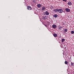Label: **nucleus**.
Here are the masks:
<instances>
[{
    "mask_svg": "<svg viewBox=\"0 0 74 74\" xmlns=\"http://www.w3.org/2000/svg\"><path fill=\"white\" fill-rule=\"evenodd\" d=\"M64 41H65V39H62V42H64Z\"/></svg>",
    "mask_w": 74,
    "mask_h": 74,
    "instance_id": "nucleus-14",
    "label": "nucleus"
},
{
    "mask_svg": "<svg viewBox=\"0 0 74 74\" xmlns=\"http://www.w3.org/2000/svg\"><path fill=\"white\" fill-rule=\"evenodd\" d=\"M62 25H63L62 26H64V25H64V23H63L62 24Z\"/></svg>",
    "mask_w": 74,
    "mask_h": 74,
    "instance_id": "nucleus-21",
    "label": "nucleus"
},
{
    "mask_svg": "<svg viewBox=\"0 0 74 74\" xmlns=\"http://www.w3.org/2000/svg\"><path fill=\"white\" fill-rule=\"evenodd\" d=\"M64 63H65V62H64Z\"/></svg>",
    "mask_w": 74,
    "mask_h": 74,
    "instance_id": "nucleus-31",
    "label": "nucleus"
},
{
    "mask_svg": "<svg viewBox=\"0 0 74 74\" xmlns=\"http://www.w3.org/2000/svg\"><path fill=\"white\" fill-rule=\"evenodd\" d=\"M62 27L60 26H59L58 27V29H59V30H61V29H62Z\"/></svg>",
    "mask_w": 74,
    "mask_h": 74,
    "instance_id": "nucleus-10",
    "label": "nucleus"
},
{
    "mask_svg": "<svg viewBox=\"0 0 74 74\" xmlns=\"http://www.w3.org/2000/svg\"><path fill=\"white\" fill-rule=\"evenodd\" d=\"M37 7H38V8H40L41 7V5L40 4H38L37 5Z\"/></svg>",
    "mask_w": 74,
    "mask_h": 74,
    "instance_id": "nucleus-4",
    "label": "nucleus"
},
{
    "mask_svg": "<svg viewBox=\"0 0 74 74\" xmlns=\"http://www.w3.org/2000/svg\"><path fill=\"white\" fill-rule=\"evenodd\" d=\"M57 16H58V14H55L53 15V17H54V18H56Z\"/></svg>",
    "mask_w": 74,
    "mask_h": 74,
    "instance_id": "nucleus-9",
    "label": "nucleus"
},
{
    "mask_svg": "<svg viewBox=\"0 0 74 74\" xmlns=\"http://www.w3.org/2000/svg\"><path fill=\"white\" fill-rule=\"evenodd\" d=\"M64 31H65V29H64Z\"/></svg>",
    "mask_w": 74,
    "mask_h": 74,
    "instance_id": "nucleus-27",
    "label": "nucleus"
},
{
    "mask_svg": "<svg viewBox=\"0 0 74 74\" xmlns=\"http://www.w3.org/2000/svg\"><path fill=\"white\" fill-rule=\"evenodd\" d=\"M71 66H74V63L71 61Z\"/></svg>",
    "mask_w": 74,
    "mask_h": 74,
    "instance_id": "nucleus-12",
    "label": "nucleus"
},
{
    "mask_svg": "<svg viewBox=\"0 0 74 74\" xmlns=\"http://www.w3.org/2000/svg\"><path fill=\"white\" fill-rule=\"evenodd\" d=\"M65 10L66 11V12H69L70 11V10L69 9V8L66 9Z\"/></svg>",
    "mask_w": 74,
    "mask_h": 74,
    "instance_id": "nucleus-3",
    "label": "nucleus"
},
{
    "mask_svg": "<svg viewBox=\"0 0 74 74\" xmlns=\"http://www.w3.org/2000/svg\"><path fill=\"white\" fill-rule=\"evenodd\" d=\"M45 14L46 15H49V12L47 11L45 12Z\"/></svg>",
    "mask_w": 74,
    "mask_h": 74,
    "instance_id": "nucleus-6",
    "label": "nucleus"
},
{
    "mask_svg": "<svg viewBox=\"0 0 74 74\" xmlns=\"http://www.w3.org/2000/svg\"><path fill=\"white\" fill-rule=\"evenodd\" d=\"M58 12L59 13L61 14L63 12V10L62 9H58Z\"/></svg>",
    "mask_w": 74,
    "mask_h": 74,
    "instance_id": "nucleus-1",
    "label": "nucleus"
},
{
    "mask_svg": "<svg viewBox=\"0 0 74 74\" xmlns=\"http://www.w3.org/2000/svg\"><path fill=\"white\" fill-rule=\"evenodd\" d=\"M27 9L28 10H30L32 9V8L30 6H27Z\"/></svg>",
    "mask_w": 74,
    "mask_h": 74,
    "instance_id": "nucleus-7",
    "label": "nucleus"
},
{
    "mask_svg": "<svg viewBox=\"0 0 74 74\" xmlns=\"http://www.w3.org/2000/svg\"><path fill=\"white\" fill-rule=\"evenodd\" d=\"M67 0H65V2H66L67 1Z\"/></svg>",
    "mask_w": 74,
    "mask_h": 74,
    "instance_id": "nucleus-22",
    "label": "nucleus"
},
{
    "mask_svg": "<svg viewBox=\"0 0 74 74\" xmlns=\"http://www.w3.org/2000/svg\"><path fill=\"white\" fill-rule=\"evenodd\" d=\"M52 27L53 28H56V25L55 24H54L52 26Z\"/></svg>",
    "mask_w": 74,
    "mask_h": 74,
    "instance_id": "nucleus-11",
    "label": "nucleus"
},
{
    "mask_svg": "<svg viewBox=\"0 0 74 74\" xmlns=\"http://www.w3.org/2000/svg\"><path fill=\"white\" fill-rule=\"evenodd\" d=\"M65 64H68V62H67V61H65Z\"/></svg>",
    "mask_w": 74,
    "mask_h": 74,
    "instance_id": "nucleus-17",
    "label": "nucleus"
},
{
    "mask_svg": "<svg viewBox=\"0 0 74 74\" xmlns=\"http://www.w3.org/2000/svg\"><path fill=\"white\" fill-rule=\"evenodd\" d=\"M42 11H45L46 10V8L45 6H43L42 8Z\"/></svg>",
    "mask_w": 74,
    "mask_h": 74,
    "instance_id": "nucleus-2",
    "label": "nucleus"
},
{
    "mask_svg": "<svg viewBox=\"0 0 74 74\" xmlns=\"http://www.w3.org/2000/svg\"><path fill=\"white\" fill-rule=\"evenodd\" d=\"M53 36H54L55 37H57V36H58V35H57V34H53Z\"/></svg>",
    "mask_w": 74,
    "mask_h": 74,
    "instance_id": "nucleus-13",
    "label": "nucleus"
},
{
    "mask_svg": "<svg viewBox=\"0 0 74 74\" xmlns=\"http://www.w3.org/2000/svg\"><path fill=\"white\" fill-rule=\"evenodd\" d=\"M63 54L64 55V52H63Z\"/></svg>",
    "mask_w": 74,
    "mask_h": 74,
    "instance_id": "nucleus-24",
    "label": "nucleus"
},
{
    "mask_svg": "<svg viewBox=\"0 0 74 74\" xmlns=\"http://www.w3.org/2000/svg\"><path fill=\"white\" fill-rule=\"evenodd\" d=\"M68 5H72V3L71 2H69L68 3Z\"/></svg>",
    "mask_w": 74,
    "mask_h": 74,
    "instance_id": "nucleus-8",
    "label": "nucleus"
},
{
    "mask_svg": "<svg viewBox=\"0 0 74 74\" xmlns=\"http://www.w3.org/2000/svg\"><path fill=\"white\" fill-rule=\"evenodd\" d=\"M66 56H65V57H66Z\"/></svg>",
    "mask_w": 74,
    "mask_h": 74,
    "instance_id": "nucleus-30",
    "label": "nucleus"
},
{
    "mask_svg": "<svg viewBox=\"0 0 74 74\" xmlns=\"http://www.w3.org/2000/svg\"><path fill=\"white\" fill-rule=\"evenodd\" d=\"M67 30L68 29H65V32H67Z\"/></svg>",
    "mask_w": 74,
    "mask_h": 74,
    "instance_id": "nucleus-20",
    "label": "nucleus"
},
{
    "mask_svg": "<svg viewBox=\"0 0 74 74\" xmlns=\"http://www.w3.org/2000/svg\"><path fill=\"white\" fill-rule=\"evenodd\" d=\"M58 9H56L53 10V11H54L55 12H58Z\"/></svg>",
    "mask_w": 74,
    "mask_h": 74,
    "instance_id": "nucleus-5",
    "label": "nucleus"
},
{
    "mask_svg": "<svg viewBox=\"0 0 74 74\" xmlns=\"http://www.w3.org/2000/svg\"><path fill=\"white\" fill-rule=\"evenodd\" d=\"M74 32L73 31H71V34H74Z\"/></svg>",
    "mask_w": 74,
    "mask_h": 74,
    "instance_id": "nucleus-18",
    "label": "nucleus"
},
{
    "mask_svg": "<svg viewBox=\"0 0 74 74\" xmlns=\"http://www.w3.org/2000/svg\"><path fill=\"white\" fill-rule=\"evenodd\" d=\"M42 19H43L46 20V19H47V18L45 17H43L42 18Z\"/></svg>",
    "mask_w": 74,
    "mask_h": 74,
    "instance_id": "nucleus-16",
    "label": "nucleus"
},
{
    "mask_svg": "<svg viewBox=\"0 0 74 74\" xmlns=\"http://www.w3.org/2000/svg\"><path fill=\"white\" fill-rule=\"evenodd\" d=\"M64 45V47L65 46V45Z\"/></svg>",
    "mask_w": 74,
    "mask_h": 74,
    "instance_id": "nucleus-26",
    "label": "nucleus"
},
{
    "mask_svg": "<svg viewBox=\"0 0 74 74\" xmlns=\"http://www.w3.org/2000/svg\"><path fill=\"white\" fill-rule=\"evenodd\" d=\"M32 2H33L34 3V4H36V1L35 0H33Z\"/></svg>",
    "mask_w": 74,
    "mask_h": 74,
    "instance_id": "nucleus-15",
    "label": "nucleus"
},
{
    "mask_svg": "<svg viewBox=\"0 0 74 74\" xmlns=\"http://www.w3.org/2000/svg\"><path fill=\"white\" fill-rule=\"evenodd\" d=\"M45 26H46V27H47V25H45Z\"/></svg>",
    "mask_w": 74,
    "mask_h": 74,
    "instance_id": "nucleus-25",
    "label": "nucleus"
},
{
    "mask_svg": "<svg viewBox=\"0 0 74 74\" xmlns=\"http://www.w3.org/2000/svg\"><path fill=\"white\" fill-rule=\"evenodd\" d=\"M65 50V49H64V51Z\"/></svg>",
    "mask_w": 74,
    "mask_h": 74,
    "instance_id": "nucleus-28",
    "label": "nucleus"
},
{
    "mask_svg": "<svg viewBox=\"0 0 74 74\" xmlns=\"http://www.w3.org/2000/svg\"><path fill=\"white\" fill-rule=\"evenodd\" d=\"M73 73H74V71H73Z\"/></svg>",
    "mask_w": 74,
    "mask_h": 74,
    "instance_id": "nucleus-29",
    "label": "nucleus"
},
{
    "mask_svg": "<svg viewBox=\"0 0 74 74\" xmlns=\"http://www.w3.org/2000/svg\"><path fill=\"white\" fill-rule=\"evenodd\" d=\"M64 1H65V0H62Z\"/></svg>",
    "mask_w": 74,
    "mask_h": 74,
    "instance_id": "nucleus-23",
    "label": "nucleus"
},
{
    "mask_svg": "<svg viewBox=\"0 0 74 74\" xmlns=\"http://www.w3.org/2000/svg\"><path fill=\"white\" fill-rule=\"evenodd\" d=\"M50 8H51V9H52V8H53V6H51L50 7Z\"/></svg>",
    "mask_w": 74,
    "mask_h": 74,
    "instance_id": "nucleus-19",
    "label": "nucleus"
}]
</instances>
